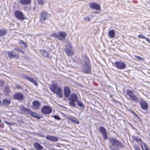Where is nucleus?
<instances>
[{"mask_svg": "<svg viewBox=\"0 0 150 150\" xmlns=\"http://www.w3.org/2000/svg\"><path fill=\"white\" fill-rule=\"evenodd\" d=\"M64 51L67 55L69 57H72L74 54V50L70 43L67 44Z\"/></svg>", "mask_w": 150, "mask_h": 150, "instance_id": "0eeeda50", "label": "nucleus"}, {"mask_svg": "<svg viewBox=\"0 0 150 150\" xmlns=\"http://www.w3.org/2000/svg\"><path fill=\"white\" fill-rule=\"evenodd\" d=\"M33 144L34 148L37 150H42L43 149V147L38 142L34 143Z\"/></svg>", "mask_w": 150, "mask_h": 150, "instance_id": "4be33fe9", "label": "nucleus"}, {"mask_svg": "<svg viewBox=\"0 0 150 150\" xmlns=\"http://www.w3.org/2000/svg\"><path fill=\"white\" fill-rule=\"evenodd\" d=\"M47 139L53 142H56L58 140V139L56 137L52 136L47 135L46 137Z\"/></svg>", "mask_w": 150, "mask_h": 150, "instance_id": "b1692460", "label": "nucleus"}, {"mask_svg": "<svg viewBox=\"0 0 150 150\" xmlns=\"http://www.w3.org/2000/svg\"><path fill=\"white\" fill-rule=\"evenodd\" d=\"M83 20L85 21V22H86L87 21L89 22L90 21V19L89 17H84L83 18Z\"/></svg>", "mask_w": 150, "mask_h": 150, "instance_id": "e433bc0d", "label": "nucleus"}, {"mask_svg": "<svg viewBox=\"0 0 150 150\" xmlns=\"http://www.w3.org/2000/svg\"><path fill=\"white\" fill-rule=\"evenodd\" d=\"M40 52L42 55L44 57H47L49 56V54L46 50H40Z\"/></svg>", "mask_w": 150, "mask_h": 150, "instance_id": "c85d7f7f", "label": "nucleus"}, {"mask_svg": "<svg viewBox=\"0 0 150 150\" xmlns=\"http://www.w3.org/2000/svg\"><path fill=\"white\" fill-rule=\"evenodd\" d=\"M0 83L3 84L4 82L3 81H0Z\"/></svg>", "mask_w": 150, "mask_h": 150, "instance_id": "c03bdc74", "label": "nucleus"}, {"mask_svg": "<svg viewBox=\"0 0 150 150\" xmlns=\"http://www.w3.org/2000/svg\"><path fill=\"white\" fill-rule=\"evenodd\" d=\"M49 16H51L47 11H42L40 15V22L42 23H45V21L48 19V17Z\"/></svg>", "mask_w": 150, "mask_h": 150, "instance_id": "423d86ee", "label": "nucleus"}, {"mask_svg": "<svg viewBox=\"0 0 150 150\" xmlns=\"http://www.w3.org/2000/svg\"><path fill=\"white\" fill-rule=\"evenodd\" d=\"M16 18L19 20H23L25 19L24 16L23 12L19 10H16L14 12Z\"/></svg>", "mask_w": 150, "mask_h": 150, "instance_id": "6e6552de", "label": "nucleus"}, {"mask_svg": "<svg viewBox=\"0 0 150 150\" xmlns=\"http://www.w3.org/2000/svg\"><path fill=\"white\" fill-rule=\"evenodd\" d=\"M114 66L117 68L121 70L125 69L126 67V64L120 61L115 62L114 63Z\"/></svg>", "mask_w": 150, "mask_h": 150, "instance_id": "9d476101", "label": "nucleus"}, {"mask_svg": "<svg viewBox=\"0 0 150 150\" xmlns=\"http://www.w3.org/2000/svg\"><path fill=\"white\" fill-rule=\"evenodd\" d=\"M7 33L6 29H0V37L7 35Z\"/></svg>", "mask_w": 150, "mask_h": 150, "instance_id": "393cba45", "label": "nucleus"}, {"mask_svg": "<svg viewBox=\"0 0 150 150\" xmlns=\"http://www.w3.org/2000/svg\"><path fill=\"white\" fill-rule=\"evenodd\" d=\"M13 97L15 100H22L24 99V96L21 92H18L16 93L13 95Z\"/></svg>", "mask_w": 150, "mask_h": 150, "instance_id": "f8f14e48", "label": "nucleus"}, {"mask_svg": "<svg viewBox=\"0 0 150 150\" xmlns=\"http://www.w3.org/2000/svg\"><path fill=\"white\" fill-rule=\"evenodd\" d=\"M109 141L112 146H116L117 147L123 148L125 146L123 144L115 138L111 137L108 138Z\"/></svg>", "mask_w": 150, "mask_h": 150, "instance_id": "7ed1b4c3", "label": "nucleus"}, {"mask_svg": "<svg viewBox=\"0 0 150 150\" xmlns=\"http://www.w3.org/2000/svg\"><path fill=\"white\" fill-rule=\"evenodd\" d=\"M7 54L8 57L10 59H11L13 58H14L16 59H19L20 58L19 55V54H13V51H7Z\"/></svg>", "mask_w": 150, "mask_h": 150, "instance_id": "f3484780", "label": "nucleus"}, {"mask_svg": "<svg viewBox=\"0 0 150 150\" xmlns=\"http://www.w3.org/2000/svg\"><path fill=\"white\" fill-rule=\"evenodd\" d=\"M38 3L39 5H42L44 4V2L43 0H38Z\"/></svg>", "mask_w": 150, "mask_h": 150, "instance_id": "c9c22d12", "label": "nucleus"}, {"mask_svg": "<svg viewBox=\"0 0 150 150\" xmlns=\"http://www.w3.org/2000/svg\"><path fill=\"white\" fill-rule=\"evenodd\" d=\"M49 88L51 91L53 93H56L61 98L63 96L62 90L60 87H58L56 83H53L50 85Z\"/></svg>", "mask_w": 150, "mask_h": 150, "instance_id": "f03ea898", "label": "nucleus"}, {"mask_svg": "<svg viewBox=\"0 0 150 150\" xmlns=\"http://www.w3.org/2000/svg\"><path fill=\"white\" fill-rule=\"evenodd\" d=\"M11 101L10 100H8L7 99H4L2 101L3 104L6 106H8L10 103Z\"/></svg>", "mask_w": 150, "mask_h": 150, "instance_id": "a878e982", "label": "nucleus"}, {"mask_svg": "<svg viewBox=\"0 0 150 150\" xmlns=\"http://www.w3.org/2000/svg\"><path fill=\"white\" fill-rule=\"evenodd\" d=\"M19 2L22 5H28L31 4V0H19Z\"/></svg>", "mask_w": 150, "mask_h": 150, "instance_id": "5701e85b", "label": "nucleus"}, {"mask_svg": "<svg viewBox=\"0 0 150 150\" xmlns=\"http://www.w3.org/2000/svg\"><path fill=\"white\" fill-rule=\"evenodd\" d=\"M41 104L40 103L38 100H34L32 103V108L35 110L39 109L40 107Z\"/></svg>", "mask_w": 150, "mask_h": 150, "instance_id": "6ab92c4d", "label": "nucleus"}, {"mask_svg": "<svg viewBox=\"0 0 150 150\" xmlns=\"http://www.w3.org/2000/svg\"><path fill=\"white\" fill-rule=\"evenodd\" d=\"M89 6L92 9H94L96 10H100L101 9L100 5L94 2L90 3Z\"/></svg>", "mask_w": 150, "mask_h": 150, "instance_id": "dca6fc26", "label": "nucleus"}, {"mask_svg": "<svg viewBox=\"0 0 150 150\" xmlns=\"http://www.w3.org/2000/svg\"><path fill=\"white\" fill-rule=\"evenodd\" d=\"M137 37L139 38L145 39L148 42L150 43V39L149 38H146L144 35H137Z\"/></svg>", "mask_w": 150, "mask_h": 150, "instance_id": "c756f323", "label": "nucleus"}, {"mask_svg": "<svg viewBox=\"0 0 150 150\" xmlns=\"http://www.w3.org/2000/svg\"><path fill=\"white\" fill-rule=\"evenodd\" d=\"M134 139L135 141L137 142H142V140L139 137H138L135 136L134 137Z\"/></svg>", "mask_w": 150, "mask_h": 150, "instance_id": "f704fd0d", "label": "nucleus"}, {"mask_svg": "<svg viewBox=\"0 0 150 150\" xmlns=\"http://www.w3.org/2000/svg\"><path fill=\"white\" fill-rule=\"evenodd\" d=\"M77 105L79 107L83 108L84 107V106L83 104L81 101L78 100L76 102Z\"/></svg>", "mask_w": 150, "mask_h": 150, "instance_id": "72a5a7b5", "label": "nucleus"}, {"mask_svg": "<svg viewBox=\"0 0 150 150\" xmlns=\"http://www.w3.org/2000/svg\"><path fill=\"white\" fill-rule=\"evenodd\" d=\"M149 0L150 1V0Z\"/></svg>", "mask_w": 150, "mask_h": 150, "instance_id": "09e8293b", "label": "nucleus"}, {"mask_svg": "<svg viewBox=\"0 0 150 150\" xmlns=\"http://www.w3.org/2000/svg\"><path fill=\"white\" fill-rule=\"evenodd\" d=\"M18 51H19V52H21V53H22V54H25V52H24L22 50H18Z\"/></svg>", "mask_w": 150, "mask_h": 150, "instance_id": "37998d69", "label": "nucleus"}, {"mask_svg": "<svg viewBox=\"0 0 150 150\" xmlns=\"http://www.w3.org/2000/svg\"><path fill=\"white\" fill-rule=\"evenodd\" d=\"M52 111V108L50 107L45 105L43 106L41 110V112L44 114L48 115Z\"/></svg>", "mask_w": 150, "mask_h": 150, "instance_id": "1a4fd4ad", "label": "nucleus"}, {"mask_svg": "<svg viewBox=\"0 0 150 150\" xmlns=\"http://www.w3.org/2000/svg\"><path fill=\"white\" fill-rule=\"evenodd\" d=\"M23 78L24 79L28 80L30 82H31L35 85L37 86L38 85V82L35 81V80L34 79V78L27 75L24 76Z\"/></svg>", "mask_w": 150, "mask_h": 150, "instance_id": "aec40b11", "label": "nucleus"}, {"mask_svg": "<svg viewBox=\"0 0 150 150\" xmlns=\"http://www.w3.org/2000/svg\"><path fill=\"white\" fill-rule=\"evenodd\" d=\"M68 97V100L69 101V105L71 106L75 107V103L78 100L77 95L76 94L73 93Z\"/></svg>", "mask_w": 150, "mask_h": 150, "instance_id": "39448f33", "label": "nucleus"}, {"mask_svg": "<svg viewBox=\"0 0 150 150\" xmlns=\"http://www.w3.org/2000/svg\"><path fill=\"white\" fill-rule=\"evenodd\" d=\"M19 44L20 45H23L22 46L24 47L25 48H26L27 47V43L24 42L23 40H20L19 42Z\"/></svg>", "mask_w": 150, "mask_h": 150, "instance_id": "473e14b6", "label": "nucleus"}, {"mask_svg": "<svg viewBox=\"0 0 150 150\" xmlns=\"http://www.w3.org/2000/svg\"><path fill=\"white\" fill-rule=\"evenodd\" d=\"M1 101L0 100V105H1Z\"/></svg>", "mask_w": 150, "mask_h": 150, "instance_id": "49530a36", "label": "nucleus"}, {"mask_svg": "<svg viewBox=\"0 0 150 150\" xmlns=\"http://www.w3.org/2000/svg\"><path fill=\"white\" fill-rule=\"evenodd\" d=\"M82 57L84 59L85 64H90L89 58L86 55H84Z\"/></svg>", "mask_w": 150, "mask_h": 150, "instance_id": "7c9ffc66", "label": "nucleus"}, {"mask_svg": "<svg viewBox=\"0 0 150 150\" xmlns=\"http://www.w3.org/2000/svg\"><path fill=\"white\" fill-rule=\"evenodd\" d=\"M63 116L68 119V120H70L71 122L74 124H79V122L76 120V118L73 117L71 116L69 117L65 114H64L63 115Z\"/></svg>", "mask_w": 150, "mask_h": 150, "instance_id": "2eb2a0df", "label": "nucleus"}, {"mask_svg": "<svg viewBox=\"0 0 150 150\" xmlns=\"http://www.w3.org/2000/svg\"><path fill=\"white\" fill-rule=\"evenodd\" d=\"M90 64H84L83 66L82 70L86 74H90L91 73V67Z\"/></svg>", "mask_w": 150, "mask_h": 150, "instance_id": "9b49d317", "label": "nucleus"}, {"mask_svg": "<svg viewBox=\"0 0 150 150\" xmlns=\"http://www.w3.org/2000/svg\"><path fill=\"white\" fill-rule=\"evenodd\" d=\"M50 36L53 38H56L60 40H63L66 39L67 33L64 32L59 31L58 34L56 33H53Z\"/></svg>", "mask_w": 150, "mask_h": 150, "instance_id": "20e7f679", "label": "nucleus"}, {"mask_svg": "<svg viewBox=\"0 0 150 150\" xmlns=\"http://www.w3.org/2000/svg\"><path fill=\"white\" fill-rule=\"evenodd\" d=\"M17 47H15L14 48V50H17Z\"/></svg>", "mask_w": 150, "mask_h": 150, "instance_id": "a18cd8bd", "label": "nucleus"}, {"mask_svg": "<svg viewBox=\"0 0 150 150\" xmlns=\"http://www.w3.org/2000/svg\"><path fill=\"white\" fill-rule=\"evenodd\" d=\"M30 115L38 119H40L41 118V117L40 116L37 115H39L38 114L36 113V112L30 110L28 113V115Z\"/></svg>", "mask_w": 150, "mask_h": 150, "instance_id": "412c9836", "label": "nucleus"}, {"mask_svg": "<svg viewBox=\"0 0 150 150\" xmlns=\"http://www.w3.org/2000/svg\"><path fill=\"white\" fill-rule=\"evenodd\" d=\"M16 87L17 89H21L23 88L20 85H16Z\"/></svg>", "mask_w": 150, "mask_h": 150, "instance_id": "4c0bfd02", "label": "nucleus"}, {"mask_svg": "<svg viewBox=\"0 0 150 150\" xmlns=\"http://www.w3.org/2000/svg\"><path fill=\"white\" fill-rule=\"evenodd\" d=\"M109 147H110V150H117V149H113L112 148V146H111V145H109ZM118 150H119L118 149Z\"/></svg>", "mask_w": 150, "mask_h": 150, "instance_id": "79ce46f5", "label": "nucleus"}, {"mask_svg": "<svg viewBox=\"0 0 150 150\" xmlns=\"http://www.w3.org/2000/svg\"><path fill=\"white\" fill-rule=\"evenodd\" d=\"M53 117L55 119L58 120H60L61 119V118L60 117H59V116L57 115H54Z\"/></svg>", "mask_w": 150, "mask_h": 150, "instance_id": "58836bf2", "label": "nucleus"}, {"mask_svg": "<svg viewBox=\"0 0 150 150\" xmlns=\"http://www.w3.org/2000/svg\"><path fill=\"white\" fill-rule=\"evenodd\" d=\"M109 35L111 38H114L115 35V33L113 30H111L109 32Z\"/></svg>", "mask_w": 150, "mask_h": 150, "instance_id": "2f4dec72", "label": "nucleus"}, {"mask_svg": "<svg viewBox=\"0 0 150 150\" xmlns=\"http://www.w3.org/2000/svg\"><path fill=\"white\" fill-rule=\"evenodd\" d=\"M21 110L23 112V113H26L28 115L30 110L25 108L22 107L21 108Z\"/></svg>", "mask_w": 150, "mask_h": 150, "instance_id": "bb28decb", "label": "nucleus"}, {"mask_svg": "<svg viewBox=\"0 0 150 150\" xmlns=\"http://www.w3.org/2000/svg\"><path fill=\"white\" fill-rule=\"evenodd\" d=\"M63 90L65 97L66 98L69 97L71 92L68 86H64L63 88Z\"/></svg>", "mask_w": 150, "mask_h": 150, "instance_id": "a211bd4d", "label": "nucleus"}, {"mask_svg": "<svg viewBox=\"0 0 150 150\" xmlns=\"http://www.w3.org/2000/svg\"><path fill=\"white\" fill-rule=\"evenodd\" d=\"M139 104L142 109L146 110L148 108V106L147 103L143 99H142L140 100Z\"/></svg>", "mask_w": 150, "mask_h": 150, "instance_id": "4468645a", "label": "nucleus"}, {"mask_svg": "<svg viewBox=\"0 0 150 150\" xmlns=\"http://www.w3.org/2000/svg\"><path fill=\"white\" fill-rule=\"evenodd\" d=\"M10 92V89L8 86H6L5 87L4 90V94L7 96L8 95Z\"/></svg>", "mask_w": 150, "mask_h": 150, "instance_id": "cd10ccee", "label": "nucleus"}, {"mask_svg": "<svg viewBox=\"0 0 150 150\" xmlns=\"http://www.w3.org/2000/svg\"><path fill=\"white\" fill-rule=\"evenodd\" d=\"M134 57L135 58L139 60H142L143 59L142 58L140 57L139 56L135 55V56Z\"/></svg>", "mask_w": 150, "mask_h": 150, "instance_id": "ea45409f", "label": "nucleus"}, {"mask_svg": "<svg viewBox=\"0 0 150 150\" xmlns=\"http://www.w3.org/2000/svg\"><path fill=\"white\" fill-rule=\"evenodd\" d=\"M125 96L127 99L137 103L139 101L138 97L134 94L132 90H127L125 91Z\"/></svg>", "mask_w": 150, "mask_h": 150, "instance_id": "f257e3e1", "label": "nucleus"}, {"mask_svg": "<svg viewBox=\"0 0 150 150\" xmlns=\"http://www.w3.org/2000/svg\"><path fill=\"white\" fill-rule=\"evenodd\" d=\"M99 130L102 134L104 139H107L108 138V135L106 129L103 127H100L99 128Z\"/></svg>", "mask_w": 150, "mask_h": 150, "instance_id": "ddd939ff", "label": "nucleus"}, {"mask_svg": "<svg viewBox=\"0 0 150 150\" xmlns=\"http://www.w3.org/2000/svg\"><path fill=\"white\" fill-rule=\"evenodd\" d=\"M149 136H150V134H149Z\"/></svg>", "mask_w": 150, "mask_h": 150, "instance_id": "de8ad7c7", "label": "nucleus"}, {"mask_svg": "<svg viewBox=\"0 0 150 150\" xmlns=\"http://www.w3.org/2000/svg\"><path fill=\"white\" fill-rule=\"evenodd\" d=\"M135 149L137 150H140V148L139 146L138 145H134Z\"/></svg>", "mask_w": 150, "mask_h": 150, "instance_id": "a19ab883", "label": "nucleus"}]
</instances>
